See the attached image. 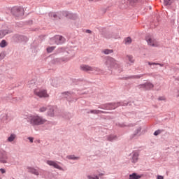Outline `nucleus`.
<instances>
[{
	"mask_svg": "<svg viewBox=\"0 0 179 179\" xmlns=\"http://www.w3.org/2000/svg\"><path fill=\"white\" fill-rule=\"evenodd\" d=\"M63 94H66V96H71V93L69 92H64Z\"/></svg>",
	"mask_w": 179,
	"mask_h": 179,
	"instance_id": "obj_38",
	"label": "nucleus"
},
{
	"mask_svg": "<svg viewBox=\"0 0 179 179\" xmlns=\"http://www.w3.org/2000/svg\"><path fill=\"white\" fill-rule=\"evenodd\" d=\"M101 176H104V174H103V173H99V177H101Z\"/></svg>",
	"mask_w": 179,
	"mask_h": 179,
	"instance_id": "obj_43",
	"label": "nucleus"
},
{
	"mask_svg": "<svg viewBox=\"0 0 179 179\" xmlns=\"http://www.w3.org/2000/svg\"><path fill=\"white\" fill-rule=\"evenodd\" d=\"M143 0H133V2H142Z\"/></svg>",
	"mask_w": 179,
	"mask_h": 179,
	"instance_id": "obj_39",
	"label": "nucleus"
},
{
	"mask_svg": "<svg viewBox=\"0 0 179 179\" xmlns=\"http://www.w3.org/2000/svg\"><path fill=\"white\" fill-rule=\"evenodd\" d=\"M32 174H35V176H38V171L34 169H31L29 171Z\"/></svg>",
	"mask_w": 179,
	"mask_h": 179,
	"instance_id": "obj_20",
	"label": "nucleus"
},
{
	"mask_svg": "<svg viewBox=\"0 0 179 179\" xmlns=\"http://www.w3.org/2000/svg\"><path fill=\"white\" fill-rule=\"evenodd\" d=\"M157 179H164V177H163L162 176H158Z\"/></svg>",
	"mask_w": 179,
	"mask_h": 179,
	"instance_id": "obj_37",
	"label": "nucleus"
},
{
	"mask_svg": "<svg viewBox=\"0 0 179 179\" xmlns=\"http://www.w3.org/2000/svg\"><path fill=\"white\" fill-rule=\"evenodd\" d=\"M154 87L155 86L151 83H147L139 85L140 89L143 87V88L147 89V90L153 89Z\"/></svg>",
	"mask_w": 179,
	"mask_h": 179,
	"instance_id": "obj_10",
	"label": "nucleus"
},
{
	"mask_svg": "<svg viewBox=\"0 0 179 179\" xmlns=\"http://www.w3.org/2000/svg\"><path fill=\"white\" fill-rule=\"evenodd\" d=\"M139 157V152L134 151L131 153V163H136Z\"/></svg>",
	"mask_w": 179,
	"mask_h": 179,
	"instance_id": "obj_8",
	"label": "nucleus"
},
{
	"mask_svg": "<svg viewBox=\"0 0 179 179\" xmlns=\"http://www.w3.org/2000/svg\"><path fill=\"white\" fill-rule=\"evenodd\" d=\"M142 178V175H138V173H133L129 175V179H140Z\"/></svg>",
	"mask_w": 179,
	"mask_h": 179,
	"instance_id": "obj_11",
	"label": "nucleus"
},
{
	"mask_svg": "<svg viewBox=\"0 0 179 179\" xmlns=\"http://www.w3.org/2000/svg\"><path fill=\"white\" fill-rule=\"evenodd\" d=\"M159 100H165V99L163 98V97H159Z\"/></svg>",
	"mask_w": 179,
	"mask_h": 179,
	"instance_id": "obj_42",
	"label": "nucleus"
},
{
	"mask_svg": "<svg viewBox=\"0 0 179 179\" xmlns=\"http://www.w3.org/2000/svg\"><path fill=\"white\" fill-rule=\"evenodd\" d=\"M115 138H117L115 136L111 135L108 137V140H109L111 142V141H114V139H115Z\"/></svg>",
	"mask_w": 179,
	"mask_h": 179,
	"instance_id": "obj_26",
	"label": "nucleus"
},
{
	"mask_svg": "<svg viewBox=\"0 0 179 179\" xmlns=\"http://www.w3.org/2000/svg\"><path fill=\"white\" fill-rule=\"evenodd\" d=\"M28 139L29 140V141L31 142V143H33V138H31V137H29V138H28Z\"/></svg>",
	"mask_w": 179,
	"mask_h": 179,
	"instance_id": "obj_35",
	"label": "nucleus"
},
{
	"mask_svg": "<svg viewBox=\"0 0 179 179\" xmlns=\"http://www.w3.org/2000/svg\"><path fill=\"white\" fill-rule=\"evenodd\" d=\"M34 94H35V96H37V97H40L41 99H42L43 97L45 98L50 96V95H48V93H47V90L40 88L35 89L34 90Z\"/></svg>",
	"mask_w": 179,
	"mask_h": 179,
	"instance_id": "obj_3",
	"label": "nucleus"
},
{
	"mask_svg": "<svg viewBox=\"0 0 179 179\" xmlns=\"http://www.w3.org/2000/svg\"><path fill=\"white\" fill-rule=\"evenodd\" d=\"M54 50H55V47H54V46L48 47V48H47V51H48V52H49V53L53 52Z\"/></svg>",
	"mask_w": 179,
	"mask_h": 179,
	"instance_id": "obj_23",
	"label": "nucleus"
},
{
	"mask_svg": "<svg viewBox=\"0 0 179 179\" xmlns=\"http://www.w3.org/2000/svg\"><path fill=\"white\" fill-rule=\"evenodd\" d=\"M87 178H89V179H99V176L93 177V176H88Z\"/></svg>",
	"mask_w": 179,
	"mask_h": 179,
	"instance_id": "obj_30",
	"label": "nucleus"
},
{
	"mask_svg": "<svg viewBox=\"0 0 179 179\" xmlns=\"http://www.w3.org/2000/svg\"><path fill=\"white\" fill-rule=\"evenodd\" d=\"M3 59V54L0 53V60Z\"/></svg>",
	"mask_w": 179,
	"mask_h": 179,
	"instance_id": "obj_34",
	"label": "nucleus"
},
{
	"mask_svg": "<svg viewBox=\"0 0 179 179\" xmlns=\"http://www.w3.org/2000/svg\"><path fill=\"white\" fill-rule=\"evenodd\" d=\"M86 33H89V34H90V33H92V31H91V30H90V29H87Z\"/></svg>",
	"mask_w": 179,
	"mask_h": 179,
	"instance_id": "obj_40",
	"label": "nucleus"
},
{
	"mask_svg": "<svg viewBox=\"0 0 179 179\" xmlns=\"http://www.w3.org/2000/svg\"><path fill=\"white\" fill-rule=\"evenodd\" d=\"M160 134H162V130H157L155 131L154 135L157 136V135H160Z\"/></svg>",
	"mask_w": 179,
	"mask_h": 179,
	"instance_id": "obj_28",
	"label": "nucleus"
},
{
	"mask_svg": "<svg viewBox=\"0 0 179 179\" xmlns=\"http://www.w3.org/2000/svg\"><path fill=\"white\" fill-rule=\"evenodd\" d=\"M49 16L50 17H54L55 19H61V17H59V16H61V13H50L49 14Z\"/></svg>",
	"mask_w": 179,
	"mask_h": 179,
	"instance_id": "obj_12",
	"label": "nucleus"
},
{
	"mask_svg": "<svg viewBox=\"0 0 179 179\" xmlns=\"http://www.w3.org/2000/svg\"><path fill=\"white\" fill-rule=\"evenodd\" d=\"M8 30H0V38H3L6 34H8Z\"/></svg>",
	"mask_w": 179,
	"mask_h": 179,
	"instance_id": "obj_14",
	"label": "nucleus"
},
{
	"mask_svg": "<svg viewBox=\"0 0 179 179\" xmlns=\"http://www.w3.org/2000/svg\"><path fill=\"white\" fill-rule=\"evenodd\" d=\"M148 65H159L160 66H163V65L158 64V63H150L148 62Z\"/></svg>",
	"mask_w": 179,
	"mask_h": 179,
	"instance_id": "obj_32",
	"label": "nucleus"
},
{
	"mask_svg": "<svg viewBox=\"0 0 179 179\" xmlns=\"http://www.w3.org/2000/svg\"><path fill=\"white\" fill-rule=\"evenodd\" d=\"M138 132H141V129H138Z\"/></svg>",
	"mask_w": 179,
	"mask_h": 179,
	"instance_id": "obj_45",
	"label": "nucleus"
},
{
	"mask_svg": "<svg viewBox=\"0 0 179 179\" xmlns=\"http://www.w3.org/2000/svg\"><path fill=\"white\" fill-rule=\"evenodd\" d=\"M80 69L81 71H83L84 72H93V71H94L95 69L89 65L82 64L80 66Z\"/></svg>",
	"mask_w": 179,
	"mask_h": 179,
	"instance_id": "obj_7",
	"label": "nucleus"
},
{
	"mask_svg": "<svg viewBox=\"0 0 179 179\" xmlns=\"http://www.w3.org/2000/svg\"><path fill=\"white\" fill-rule=\"evenodd\" d=\"M91 114H100V113H105L100 110H91L90 112Z\"/></svg>",
	"mask_w": 179,
	"mask_h": 179,
	"instance_id": "obj_19",
	"label": "nucleus"
},
{
	"mask_svg": "<svg viewBox=\"0 0 179 179\" xmlns=\"http://www.w3.org/2000/svg\"><path fill=\"white\" fill-rule=\"evenodd\" d=\"M12 10H13V12H15V10H17V12H22L23 8H14Z\"/></svg>",
	"mask_w": 179,
	"mask_h": 179,
	"instance_id": "obj_29",
	"label": "nucleus"
},
{
	"mask_svg": "<svg viewBox=\"0 0 179 179\" xmlns=\"http://www.w3.org/2000/svg\"><path fill=\"white\" fill-rule=\"evenodd\" d=\"M45 111H47V107L43 106L39 108V113H45Z\"/></svg>",
	"mask_w": 179,
	"mask_h": 179,
	"instance_id": "obj_25",
	"label": "nucleus"
},
{
	"mask_svg": "<svg viewBox=\"0 0 179 179\" xmlns=\"http://www.w3.org/2000/svg\"><path fill=\"white\" fill-rule=\"evenodd\" d=\"M164 5H171L173 3V0H164Z\"/></svg>",
	"mask_w": 179,
	"mask_h": 179,
	"instance_id": "obj_24",
	"label": "nucleus"
},
{
	"mask_svg": "<svg viewBox=\"0 0 179 179\" xmlns=\"http://www.w3.org/2000/svg\"><path fill=\"white\" fill-rule=\"evenodd\" d=\"M104 65L108 69H113V68L115 69H118V68H121V65L113 57L108 58L105 62Z\"/></svg>",
	"mask_w": 179,
	"mask_h": 179,
	"instance_id": "obj_2",
	"label": "nucleus"
},
{
	"mask_svg": "<svg viewBox=\"0 0 179 179\" xmlns=\"http://www.w3.org/2000/svg\"><path fill=\"white\" fill-rule=\"evenodd\" d=\"M89 2H99V0H88Z\"/></svg>",
	"mask_w": 179,
	"mask_h": 179,
	"instance_id": "obj_36",
	"label": "nucleus"
},
{
	"mask_svg": "<svg viewBox=\"0 0 179 179\" xmlns=\"http://www.w3.org/2000/svg\"><path fill=\"white\" fill-rule=\"evenodd\" d=\"M176 97H179V90H178Z\"/></svg>",
	"mask_w": 179,
	"mask_h": 179,
	"instance_id": "obj_41",
	"label": "nucleus"
},
{
	"mask_svg": "<svg viewBox=\"0 0 179 179\" xmlns=\"http://www.w3.org/2000/svg\"><path fill=\"white\" fill-rule=\"evenodd\" d=\"M0 47H1L2 48H3V47H6V41L3 40V41L0 43Z\"/></svg>",
	"mask_w": 179,
	"mask_h": 179,
	"instance_id": "obj_22",
	"label": "nucleus"
},
{
	"mask_svg": "<svg viewBox=\"0 0 179 179\" xmlns=\"http://www.w3.org/2000/svg\"><path fill=\"white\" fill-rule=\"evenodd\" d=\"M16 138L15 134H11L8 138V142H13Z\"/></svg>",
	"mask_w": 179,
	"mask_h": 179,
	"instance_id": "obj_16",
	"label": "nucleus"
},
{
	"mask_svg": "<svg viewBox=\"0 0 179 179\" xmlns=\"http://www.w3.org/2000/svg\"><path fill=\"white\" fill-rule=\"evenodd\" d=\"M94 69V71H96V72H99V73H103V71L99 68L93 67Z\"/></svg>",
	"mask_w": 179,
	"mask_h": 179,
	"instance_id": "obj_27",
	"label": "nucleus"
},
{
	"mask_svg": "<svg viewBox=\"0 0 179 179\" xmlns=\"http://www.w3.org/2000/svg\"><path fill=\"white\" fill-rule=\"evenodd\" d=\"M67 159H78V157H75V156L73 155H69L67 157Z\"/></svg>",
	"mask_w": 179,
	"mask_h": 179,
	"instance_id": "obj_31",
	"label": "nucleus"
},
{
	"mask_svg": "<svg viewBox=\"0 0 179 179\" xmlns=\"http://www.w3.org/2000/svg\"><path fill=\"white\" fill-rule=\"evenodd\" d=\"M48 115H49V117H54V108H50L49 109L48 111Z\"/></svg>",
	"mask_w": 179,
	"mask_h": 179,
	"instance_id": "obj_18",
	"label": "nucleus"
},
{
	"mask_svg": "<svg viewBox=\"0 0 179 179\" xmlns=\"http://www.w3.org/2000/svg\"><path fill=\"white\" fill-rule=\"evenodd\" d=\"M120 106V103H107L104 107H99V108H105L106 110H115Z\"/></svg>",
	"mask_w": 179,
	"mask_h": 179,
	"instance_id": "obj_6",
	"label": "nucleus"
},
{
	"mask_svg": "<svg viewBox=\"0 0 179 179\" xmlns=\"http://www.w3.org/2000/svg\"><path fill=\"white\" fill-rule=\"evenodd\" d=\"M64 43H65V38L59 35H57L50 39V44H57L58 45L64 44Z\"/></svg>",
	"mask_w": 179,
	"mask_h": 179,
	"instance_id": "obj_4",
	"label": "nucleus"
},
{
	"mask_svg": "<svg viewBox=\"0 0 179 179\" xmlns=\"http://www.w3.org/2000/svg\"><path fill=\"white\" fill-rule=\"evenodd\" d=\"M114 51L113 50L110 49H105L103 50V54H106V55H108V54H113Z\"/></svg>",
	"mask_w": 179,
	"mask_h": 179,
	"instance_id": "obj_17",
	"label": "nucleus"
},
{
	"mask_svg": "<svg viewBox=\"0 0 179 179\" xmlns=\"http://www.w3.org/2000/svg\"><path fill=\"white\" fill-rule=\"evenodd\" d=\"M47 164H48L49 166H52L53 167H55V169H57L58 170H61V166L59 165H58V164L54 161H47Z\"/></svg>",
	"mask_w": 179,
	"mask_h": 179,
	"instance_id": "obj_9",
	"label": "nucleus"
},
{
	"mask_svg": "<svg viewBox=\"0 0 179 179\" xmlns=\"http://www.w3.org/2000/svg\"><path fill=\"white\" fill-rule=\"evenodd\" d=\"M147 43L148 45H150L151 47H159V44L158 42L156 41V40L148 36L146 38Z\"/></svg>",
	"mask_w": 179,
	"mask_h": 179,
	"instance_id": "obj_5",
	"label": "nucleus"
},
{
	"mask_svg": "<svg viewBox=\"0 0 179 179\" xmlns=\"http://www.w3.org/2000/svg\"><path fill=\"white\" fill-rule=\"evenodd\" d=\"M6 160H8V155L6 154L3 155V157L0 158V162L1 163H6Z\"/></svg>",
	"mask_w": 179,
	"mask_h": 179,
	"instance_id": "obj_15",
	"label": "nucleus"
},
{
	"mask_svg": "<svg viewBox=\"0 0 179 179\" xmlns=\"http://www.w3.org/2000/svg\"><path fill=\"white\" fill-rule=\"evenodd\" d=\"M29 122L33 127L44 125L47 122V119L38 115H32L29 117Z\"/></svg>",
	"mask_w": 179,
	"mask_h": 179,
	"instance_id": "obj_1",
	"label": "nucleus"
},
{
	"mask_svg": "<svg viewBox=\"0 0 179 179\" xmlns=\"http://www.w3.org/2000/svg\"><path fill=\"white\" fill-rule=\"evenodd\" d=\"M0 171L1 174H5L6 173V171L4 169H0Z\"/></svg>",
	"mask_w": 179,
	"mask_h": 179,
	"instance_id": "obj_33",
	"label": "nucleus"
},
{
	"mask_svg": "<svg viewBox=\"0 0 179 179\" xmlns=\"http://www.w3.org/2000/svg\"><path fill=\"white\" fill-rule=\"evenodd\" d=\"M132 43V39L130 37H128L125 39V44H131Z\"/></svg>",
	"mask_w": 179,
	"mask_h": 179,
	"instance_id": "obj_21",
	"label": "nucleus"
},
{
	"mask_svg": "<svg viewBox=\"0 0 179 179\" xmlns=\"http://www.w3.org/2000/svg\"><path fill=\"white\" fill-rule=\"evenodd\" d=\"M126 59L129 62V64H134V62H135L134 57H132L131 55H127L126 57Z\"/></svg>",
	"mask_w": 179,
	"mask_h": 179,
	"instance_id": "obj_13",
	"label": "nucleus"
},
{
	"mask_svg": "<svg viewBox=\"0 0 179 179\" xmlns=\"http://www.w3.org/2000/svg\"><path fill=\"white\" fill-rule=\"evenodd\" d=\"M137 78L139 79V78H142V76H137Z\"/></svg>",
	"mask_w": 179,
	"mask_h": 179,
	"instance_id": "obj_44",
	"label": "nucleus"
}]
</instances>
